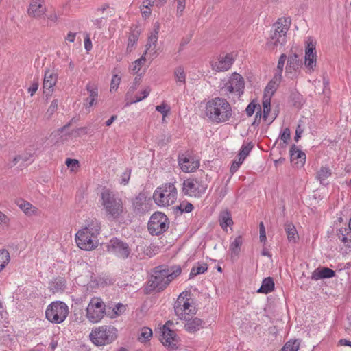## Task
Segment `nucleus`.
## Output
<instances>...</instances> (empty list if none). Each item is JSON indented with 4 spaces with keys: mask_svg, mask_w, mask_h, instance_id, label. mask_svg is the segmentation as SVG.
<instances>
[{
    "mask_svg": "<svg viewBox=\"0 0 351 351\" xmlns=\"http://www.w3.org/2000/svg\"><path fill=\"white\" fill-rule=\"evenodd\" d=\"M205 113L214 123H221L230 120L232 115V107L224 98L217 97L208 100Z\"/></svg>",
    "mask_w": 351,
    "mask_h": 351,
    "instance_id": "f257e3e1",
    "label": "nucleus"
},
{
    "mask_svg": "<svg viewBox=\"0 0 351 351\" xmlns=\"http://www.w3.org/2000/svg\"><path fill=\"white\" fill-rule=\"evenodd\" d=\"M181 271L180 266H177L173 271L163 265L156 267L147 282V290L149 291H156L157 292L163 291L174 278L181 274Z\"/></svg>",
    "mask_w": 351,
    "mask_h": 351,
    "instance_id": "f03ea898",
    "label": "nucleus"
},
{
    "mask_svg": "<svg viewBox=\"0 0 351 351\" xmlns=\"http://www.w3.org/2000/svg\"><path fill=\"white\" fill-rule=\"evenodd\" d=\"M102 205L108 218L118 219L123 213V205L121 197L108 189L101 193Z\"/></svg>",
    "mask_w": 351,
    "mask_h": 351,
    "instance_id": "7ed1b4c3",
    "label": "nucleus"
},
{
    "mask_svg": "<svg viewBox=\"0 0 351 351\" xmlns=\"http://www.w3.org/2000/svg\"><path fill=\"white\" fill-rule=\"evenodd\" d=\"M178 196V191L172 183H166L158 187L153 193V199L159 206H169L173 204Z\"/></svg>",
    "mask_w": 351,
    "mask_h": 351,
    "instance_id": "20e7f679",
    "label": "nucleus"
},
{
    "mask_svg": "<svg viewBox=\"0 0 351 351\" xmlns=\"http://www.w3.org/2000/svg\"><path fill=\"white\" fill-rule=\"evenodd\" d=\"M117 329L112 326L95 327L90 334V339L97 346L110 343L117 338Z\"/></svg>",
    "mask_w": 351,
    "mask_h": 351,
    "instance_id": "39448f33",
    "label": "nucleus"
},
{
    "mask_svg": "<svg viewBox=\"0 0 351 351\" xmlns=\"http://www.w3.org/2000/svg\"><path fill=\"white\" fill-rule=\"evenodd\" d=\"M207 188L208 184L204 178H189L183 182L182 193L185 195L199 198L205 193Z\"/></svg>",
    "mask_w": 351,
    "mask_h": 351,
    "instance_id": "423d86ee",
    "label": "nucleus"
},
{
    "mask_svg": "<svg viewBox=\"0 0 351 351\" xmlns=\"http://www.w3.org/2000/svg\"><path fill=\"white\" fill-rule=\"evenodd\" d=\"M69 308L63 302H52L46 309V318L51 322L60 324L66 318Z\"/></svg>",
    "mask_w": 351,
    "mask_h": 351,
    "instance_id": "0eeeda50",
    "label": "nucleus"
},
{
    "mask_svg": "<svg viewBox=\"0 0 351 351\" xmlns=\"http://www.w3.org/2000/svg\"><path fill=\"white\" fill-rule=\"evenodd\" d=\"M169 226L167 217L161 212H155L148 222V230L152 235H159L167 231Z\"/></svg>",
    "mask_w": 351,
    "mask_h": 351,
    "instance_id": "6e6552de",
    "label": "nucleus"
},
{
    "mask_svg": "<svg viewBox=\"0 0 351 351\" xmlns=\"http://www.w3.org/2000/svg\"><path fill=\"white\" fill-rule=\"evenodd\" d=\"M105 304L99 298L90 300L86 308V317L92 323L99 322L105 315Z\"/></svg>",
    "mask_w": 351,
    "mask_h": 351,
    "instance_id": "1a4fd4ad",
    "label": "nucleus"
},
{
    "mask_svg": "<svg viewBox=\"0 0 351 351\" xmlns=\"http://www.w3.org/2000/svg\"><path fill=\"white\" fill-rule=\"evenodd\" d=\"M77 246L84 250H92L98 246V239L93 238L87 230H80L75 234Z\"/></svg>",
    "mask_w": 351,
    "mask_h": 351,
    "instance_id": "9d476101",
    "label": "nucleus"
},
{
    "mask_svg": "<svg viewBox=\"0 0 351 351\" xmlns=\"http://www.w3.org/2000/svg\"><path fill=\"white\" fill-rule=\"evenodd\" d=\"M108 248L109 250H111L113 253L122 258H128L131 252L129 245L117 238L110 240Z\"/></svg>",
    "mask_w": 351,
    "mask_h": 351,
    "instance_id": "9b49d317",
    "label": "nucleus"
},
{
    "mask_svg": "<svg viewBox=\"0 0 351 351\" xmlns=\"http://www.w3.org/2000/svg\"><path fill=\"white\" fill-rule=\"evenodd\" d=\"M132 210L136 215H143L149 209L147 196L145 193H140L132 202Z\"/></svg>",
    "mask_w": 351,
    "mask_h": 351,
    "instance_id": "f8f14e48",
    "label": "nucleus"
},
{
    "mask_svg": "<svg viewBox=\"0 0 351 351\" xmlns=\"http://www.w3.org/2000/svg\"><path fill=\"white\" fill-rule=\"evenodd\" d=\"M46 10L45 0H31L27 14L31 17L40 19L45 14Z\"/></svg>",
    "mask_w": 351,
    "mask_h": 351,
    "instance_id": "ddd939ff",
    "label": "nucleus"
},
{
    "mask_svg": "<svg viewBox=\"0 0 351 351\" xmlns=\"http://www.w3.org/2000/svg\"><path fill=\"white\" fill-rule=\"evenodd\" d=\"M160 340L162 344L169 350L177 348L178 339L176 335L173 330H170L166 326H164L162 328Z\"/></svg>",
    "mask_w": 351,
    "mask_h": 351,
    "instance_id": "4468645a",
    "label": "nucleus"
},
{
    "mask_svg": "<svg viewBox=\"0 0 351 351\" xmlns=\"http://www.w3.org/2000/svg\"><path fill=\"white\" fill-rule=\"evenodd\" d=\"M178 162L181 169L186 173L193 172L199 166L198 160H195L191 157L185 156L184 154L179 156Z\"/></svg>",
    "mask_w": 351,
    "mask_h": 351,
    "instance_id": "2eb2a0df",
    "label": "nucleus"
},
{
    "mask_svg": "<svg viewBox=\"0 0 351 351\" xmlns=\"http://www.w3.org/2000/svg\"><path fill=\"white\" fill-rule=\"evenodd\" d=\"M234 62L233 56L228 53L224 56L219 57L218 61L212 64L213 69L217 72L228 71Z\"/></svg>",
    "mask_w": 351,
    "mask_h": 351,
    "instance_id": "dca6fc26",
    "label": "nucleus"
},
{
    "mask_svg": "<svg viewBox=\"0 0 351 351\" xmlns=\"http://www.w3.org/2000/svg\"><path fill=\"white\" fill-rule=\"evenodd\" d=\"M291 162L296 165L297 167H302L305 163L306 154L299 149L295 145H293L290 149Z\"/></svg>",
    "mask_w": 351,
    "mask_h": 351,
    "instance_id": "f3484780",
    "label": "nucleus"
},
{
    "mask_svg": "<svg viewBox=\"0 0 351 351\" xmlns=\"http://www.w3.org/2000/svg\"><path fill=\"white\" fill-rule=\"evenodd\" d=\"M287 35L280 34L276 32L271 34V37L267 42V47L269 50H274L278 47L283 46L286 43Z\"/></svg>",
    "mask_w": 351,
    "mask_h": 351,
    "instance_id": "a211bd4d",
    "label": "nucleus"
},
{
    "mask_svg": "<svg viewBox=\"0 0 351 351\" xmlns=\"http://www.w3.org/2000/svg\"><path fill=\"white\" fill-rule=\"evenodd\" d=\"M86 88L89 93V96L84 100V106L86 108H89L97 101L98 88L96 85L91 83H88Z\"/></svg>",
    "mask_w": 351,
    "mask_h": 351,
    "instance_id": "6ab92c4d",
    "label": "nucleus"
},
{
    "mask_svg": "<svg viewBox=\"0 0 351 351\" xmlns=\"http://www.w3.org/2000/svg\"><path fill=\"white\" fill-rule=\"evenodd\" d=\"M57 80V73L53 71H51L49 69L46 70L43 80L44 93H47V90L49 91V93H51L53 90V88L56 85Z\"/></svg>",
    "mask_w": 351,
    "mask_h": 351,
    "instance_id": "aec40b11",
    "label": "nucleus"
},
{
    "mask_svg": "<svg viewBox=\"0 0 351 351\" xmlns=\"http://www.w3.org/2000/svg\"><path fill=\"white\" fill-rule=\"evenodd\" d=\"M315 50V46L312 44H308L305 53V66L308 69L313 70L316 66L315 53L313 51Z\"/></svg>",
    "mask_w": 351,
    "mask_h": 351,
    "instance_id": "412c9836",
    "label": "nucleus"
},
{
    "mask_svg": "<svg viewBox=\"0 0 351 351\" xmlns=\"http://www.w3.org/2000/svg\"><path fill=\"white\" fill-rule=\"evenodd\" d=\"M335 276V271L328 267H318L312 274L311 279L317 280L324 278H330Z\"/></svg>",
    "mask_w": 351,
    "mask_h": 351,
    "instance_id": "4be33fe9",
    "label": "nucleus"
},
{
    "mask_svg": "<svg viewBox=\"0 0 351 351\" xmlns=\"http://www.w3.org/2000/svg\"><path fill=\"white\" fill-rule=\"evenodd\" d=\"M290 24L291 19L289 18H280L273 25L274 32L287 35Z\"/></svg>",
    "mask_w": 351,
    "mask_h": 351,
    "instance_id": "5701e85b",
    "label": "nucleus"
},
{
    "mask_svg": "<svg viewBox=\"0 0 351 351\" xmlns=\"http://www.w3.org/2000/svg\"><path fill=\"white\" fill-rule=\"evenodd\" d=\"M229 82L232 85L235 93H237L238 95L243 93L245 83L243 78L240 74L233 73L230 77Z\"/></svg>",
    "mask_w": 351,
    "mask_h": 351,
    "instance_id": "b1692460",
    "label": "nucleus"
},
{
    "mask_svg": "<svg viewBox=\"0 0 351 351\" xmlns=\"http://www.w3.org/2000/svg\"><path fill=\"white\" fill-rule=\"evenodd\" d=\"M185 320L186 323L185 324L184 328L189 332H195L203 327V321L199 318L195 317L190 319L188 317Z\"/></svg>",
    "mask_w": 351,
    "mask_h": 351,
    "instance_id": "393cba45",
    "label": "nucleus"
},
{
    "mask_svg": "<svg viewBox=\"0 0 351 351\" xmlns=\"http://www.w3.org/2000/svg\"><path fill=\"white\" fill-rule=\"evenodd\" d=\"M281 78L282 77H280V74H275L273 79L265 87L264 94L267 95L269 97H272L279 86Z\"/></svg>",
    "mask_w": 351,
    "mask_h": 351,
    "instance_id": "a878e982",
    "label": "nucleus"
},
{
    "mask_svg": "<svg viewBox=\"0 0 351 351\" xmlns=\"http://www.w3.org/2000/svg\"><path fill=\"white\" fill-rule=\"evenodd\" d=\"M302 65V60H300L299 56L294 53L291 55L288 58L287 65L286 67V71L291 73L292 71H297Z\"/></svg>",
    "mask_w": 351,
    "mask_h": 351,
    "instance_id": "bb28decb",
    "label": "nucleus"
},
{
    "mask_svg": "<svg viewBox=\"0 0 351 351\" xmlns=\"http://www.w3.org/2000/svg\"><path fill=\"white\" fill-rule=\"evenodd\" d=\"M315 91L319 94L328 95L330 93L329 81L325 77H323V81L315 80L313 82Z\"/></svg>",
    "mask_w": 351,
    "mask_h": 351,
    "instance_id": "cd10ccee",
    "label": "nucleus"
},
{
    "mask_svg": "<svg viewBox=\"0 0 351 351\" xmlns=\"http://www.w3.org/2000/svg\"><path fill=\"white\" fill-rule=\"evenodd\" d=\"M159 29H160V24H159V23L156 22L154 23L153 29L151 32L149 36L148 37V41L150 43H152V44H154V48H153V49H152V51H154V52H153L154 57H156L158 55L157 51L156 49V43L158 41Z\"/></svg>",
    "mask_w": 351,
    "mask_h": 351,
    "instance_id": "c85d7f7f",
    "label": "nucleus"
},
{
    "mask_svg": "<svg viewBox=\"0 0 351 351\" xmlns=\"http://www.w3.org/2000/svg\"><path fill=\"white\" fill-rule=\"evenodd\" d=\"M182 302H184V296L182 295V293H181L175 303L174 311L179 319L185 320L188 318L189 313H185L184 309H182L181 306V303H182Z\"/></svg>",
    "mask_w": 351,
    "mask_h": 351,
    "instance_id": "c756f323",
    "label": "nucleus"
},
{
    "mask_svg": "<svg viewBox=\"0 0 351 351\" xmlns=\"http://www.w3.org/2000/svg\"><path fill=\"white\" fill-rule=\"evenodd\" d=\"M101 224L100 223L96 220H91V221L88 224L87 226L84 227L82 230H87L88 234H90L93 238L98 237L100 232Z\"/></svg>",
    "mask_w": 351,
    "mask_h": 351,
    "instance_id": "7c9ffc66",
    "label": "nucleus"
},
{
    "mask_svg": "<svg viewBox=\"0 0 351 351\" xmlns=\"http://www.w3.org/2000/svg\"><path fill=\"white\" fill-rule=\"evenodd\" d=\"M285 230L288 241L289 242L295 243L298 239V234L294 225L291 223H287L285 225Z\"/></svg>",
    "mask_w": 351,
    "mask_h": 351,
    "instance_id": "2f4dec72",
    "label": "nucleus"
},
{
    "mask_svg": "<svg viewBox=\"0 0 351 351\" xmlns=\"http://www.w3.org/2000/svg\"><path fill=\"white\" fill-rule=\"evenodd\" d=\"M219 221L220 226L223 230L228 226H231L233 223V221L231 217L230 212L228 210L222 211L219 215Z\"/></svg>",
    "mask_w": 351,
    "mask_h": 351,
    "instance_id": "473e14b6",
    "label": "nucleus"
},
{
    "mask_svg": "<svg viewBox=\"0 0 351 351\" xmlns=\"http://www.w3.org/2000/svg\"><path fill=\"white\" fill-rule=\"evenodd\" d=\"M274 289V282L272 278L267 277L263 279L262 285L258 290V293H268L272 291Z\"/></svg>",
    "mask_w": 351,
    "mask_h": 351,
    "instance_id": "72a5a7b5",
    "label": "nucleus"
},
{
    "mask_svg": "<svg viewBox=\"0 0 351 351\" xmlns=\"http://www.w3.org/2000/svg\"><path fill=\"white\" fill-rule=\"evenodd\" d=\"M331 176V170L327 167H322L317 172L316 179L319 181L322 184H327L325 180Z\"/></svg>",
    "mask_w": 351,
    "mask_h": 351,
    "instance_id": "f704fd0d",
    "label": "nucleus"
},
{
    "mask_svg": "<svg viewBox=\"0 0 351 351\" xmlns=\"http://www.w3.org/2000/svg\"><path fill=\"white\" fill-rule=\"evenodd\" d=\"M66 287V280L63 278L54 280L51 284V290L53 293H58L64 291Z\"/></svg>",
    "mask_w": 351,
    "mask_h": 351,
    "instance_id": "c9c22d12",
    "label": "nucleus"
},
{
    "mask_svg": "<svg viewBox=\"0 0 351 351\" xmlns=\"http://www.w3.org/2000/svg\"><path fill=\"white\" fill-rule=\"evenodd\" d=\"M242 243H243V239H242L241 236L237 237L234 239V240L231 243V244L230 245V250L231 251L232 257L233 256V255H234L235 256H238V254L240 252L241 246L242 245Z\"/></svg>",
    "mask_w": 351,
    "mask_h": 351,
    "instance_id": "e433bc0d",
    "label": "nucleus"
},
{
    "mask_svg": "<svg viewBox=\"0 0 351 351\" xmlns=\"http://www.w3.org/2000/svg\"><path fill=\"white\" fill-rule=\"evenodd\" d=\"M16 204L26 215H31L34 212L35 207L27 201L20 199L16 202Z\"/></svg>",
    "mask_w": 351,
    "mask_h": 351,
    "instance_id": "4c0bfd02",
    "label": "nucleus"
},
{
    "mask_svg": "<svg viewBox=\"0 0 351 351\" xmlns=\"http://www.w3.org/2000/svg\"><path fill=\"white\" fill-rule=\"evenodd\" d=\"M254 145L252 142H248L247 144H243L240 149L238 154L239 160L244 161L245 158L249 155L250 152L252 149Z\"/></svg>",
    "mask_w": 351,
    "mask_h": 351,
    "instance_id": "58836bf2",
    "label": "nucleus"
},
{
    "mask_svg": "<svg viewBox=\"0 0 351 351\" xmlns=\"http://www.w3.org/2000/svg\"><path fill=\"white\" fill-rule=\"evenodd\" d=\"M139 33L138 31H132L128 37V43L127 46V51L131 52L138 40Z\"/></svg>",
    "mask_w": 351,
    "mask_h": 351,
    "instance_id": "ea45409f",
    "label": "nucleus"
},
{
    "mask_svg": "<svg viewBox=\"0 0 351 351\" xmlns=\"http://www.w3.org/2000/svg\"><path fill=\"white\" fill-rule=\"evenodd\" d=\"M208 269V265L206 263L198 264L197 266L193 267L190 272L189 278H193L198 274L204 273Z\"/></svg>",
    "mask_w": 351,
    "mask_h": 351,
    "instance_id": "a19ab883",
    "label": "nucleus"
},
{
    "mask_svg": "<svg viewBox=\"0 0 351 351\" xmlns=\"http://www.w3.org/2000/svg\"><path fill=\"white\" fill-rule=\"evenodd\" d=\"M145 60H146L145 53H143L139 59L135 60L132 63V64L131 66V67H132L131 69L134 73H138L140 71V69H141V67L144 65Z\"/></svg>",
    "mask_w": 351,
    "mask_h": 351,
    "instance_id": "79ce46f5",
    "label": "nucleus"
},
{
    "mask_svg": "<svg viewBox=\"0 0 351 351\" xmlns=\"http://www.w3.org/2000/svg\"><path fill=\"white\" fill-rule=\"evenodd\" d=\"M299 346L300 343L296 340L289 341L285 344L280 351H298Z\"/></svg>",
    "mask_w": 351,
    "mask_h": 351,
    "instance_id": "37998d69",
    "label": "nucleus"
},
{
    "mask_svg": "<svg viewBox=\"0 0 351 351\" xmlns=\"http://www.w3.org/2000/svg\"><path fill=\"white\" fill-rule=\"evenodd\" d=\"M10 260V254L7 250L0 251V271L9 263Z\"/></svg>",
    "mask_w": 351,
    "mask_h": 351,
    "instance_id": "c03bdc74",
    "label": "nucleus"
},
{
    "mask_svg": "<svg viewBox=\"0 0 351 351\" xmlns=\"http://www.w3.org/2000/svg\"><path fill=\"white\" fill-rule=\"evenodd\" d=\"M167 1V0H144L143 7L149 8V7L156 5L158 8H160L166 3Z\"/></svg>",
    "mask_w": 351,
    "mask_h": 351,
    "instance_id": "a18cd8bd",
    "label": "nucleus"
},
{
    "mask_svg": "<svg viewBox=\"0 0 351 351\" xmlns=\"http://www.w3.org/2000/svg\"><path fill=\"white\" fill-rule=\"evenodd\" d=\"M152 337V330L149 328L144 327L141 329L138 339L142 341H148Z\"/></svg>",
    "mask_w": 351,
    "mask_h": 351,
    "instance_id": "49530a36",
    "label": "nucleus"
},
{
    "mask_svg": "<svg viewBox=\"0 0 351 351\" xmlns=\"http://www.w3.org/2000/svg\"><path fill=\"white\" fill-rule=\"evenodd\" d=\"M175 77L177 82H185L186 74L182 67L179 66L175 69L174 71Z\"/></svg>",
    "mask_w": 351,
    "mask_h": 351,
    "instance_id": "de8ad7c7",
    "label": "nucleus"
},
{
    "mask_svg": "<svg viewBox=\"0 0 351 351\" xmlns=\"http://www.w3.org/2000/svg\"><path fill=\"white\" fill-rule=\"evenodd\" d=\"M28 154L23 155H17L15 156L12 160V167L20 163V165L24 163L25 162L29 160L30 155L28 156Z\"/></svg>",
    "mask_w": 351,
    "mask_h": 351,
    "instance_id": "09e8293b",
    "label": "nucleus"
},
{
    "mask_svg": "<svg viewBox=\"0 0 351 351\" xmlns=\"http://www.w3.org/2000/svg\"><path fill=\"white\" fill-rule=\"evenodd\" d=\"M181 213H190L193 209V205L189 202H182L177 206Z\"/></svg>",
    "mask_w": 351,
    "mask_h": 351,
    "instance_id": "8fccbe9b",
    "label": "nucleus"
},
{
    "mask_svg": "<svg viewBox=\"0 0 351 351\" xmlns=\"http://www.w3.org/2000/svg\"><path fill=\"white\" fill-rule=\"evenodd\" d=\"M58 104L59 101L58 99H53L51 101V105L46 112V114L47 115L48 118H50L53 114V113L57 110Z\"/></svg>",
    "mask_w": 351,
    "mask_h": 351,
    "instance_id": "3c124183",
    "label": "nucleus"
},
{
    "mask_svg": "<svg viewBox=\"0 0 351 351\" xmlns=\"http://www.w3.org/2000/svg\"><path fill=\"white\" fill-rule=\"evenodd\" d=\"M151 92V88L149 86H147L141 93V94L142 95V96H138V95H136L135 96V99L131 102V104L132 103H136V102H138V101H142L143 99H144L145 98H146L150 93Z\"/></svg>",
    "mask_w": 351,
    "mask_h": 351,
    "instance_id": "603ef678",
    "label": "nucleus"
},
{
    "mask_svg": "<svg viewBox=\"0 0 351 351\" xmlns=\"http://www.w3.org/2000/svg\"><path fill=\"white\" fill-rule=\"evenodd\" d=\"M286 59H287V56L285 53H282L280 56L278 62V64H277L278 73L276 74H280V77H282V73L284 64H285Z\"/></svg>",
    "mask_w": 351,
    "mask_h": 351,
    "instance_id": "864d4df0",
    "label": "nucleus"
},
{
    "mask_svg": "<svg viewBox=\"0 0 351 351\" xmlns=\"http://www.w3.org/2000/svg\"><path fill=\"white\" fill-rule=\"evenodd\" d=\"M158 138V139L157 143L159 145L162 146L171 141V135L169 134L163 133V134H161V135Z\"/></svg>",
    "mask_w": 351,
    "mask_h": 351,
    "instance_id": "5fc2aeb1",
    "label": "nucleus"
},
{
    "mask_svg": "<svg viewBox=\"0 0 351 351\" xmlns=\"http://www.w3.org/2000/svg\"><path fill=\"white\" fill-rule=\"evenodd\" d=\"M156 110L158 112H160L162 114L163 117H165L169 112L170 108L165 103H162V104L157 106L156 107Z\"/></svg>",
    "mask_w": 351,
    "mask_h": 351,
    "instance_id": "6e6d98bb",
    "label": "nucleus"
},
{
    "mask_svg": "<svg viewBox=\"0 0 351 351\" xmlns=\"http://www.w3.org/2000/svg\"><path fill=\"white\" fill-rule=\"evenodd\" d=\"M177 2V14L179 16L182 15V12L185 9L186 0H176Z\"/></svg>",
    "mask_w": 351,
    "mask_h": 351,
    "instance_id": "4d7b16f0",
    "label": "nucleus"
},
{
    "mask_svg": "<svg viewBox=\"0 0 351 351\" xmlns=\"http://www.w3.org/2000/svg\"><path fill=\"white\" fill-rule=\"evenodd\" d=\"M121 78L117 76V75H114L112 77V79L111 80L110 83V91L112 90H117L119 83H120Z\"/></svg>",
    "mask_w": 351,
    "mask_h": 351,
    "instance_id": "13d9d810",
    "label": "nucleus"
},
{
    "mask_svg": "<svg viewBox=\"0 0 351 351\" xmlns=\"http://www.w3.org/2000/svg\"><path fill=\"white\" fill-rule=\"evenodd\" d=\"M131 174V170L127 169L121 175V184H123L124 185L127 184Z\"/></svg>",
    "mask_w": 351,
    "mask_h": 351,
    "instance_id": "bf43d9fd",
    "label": "nucleus"
},
{
    "mask_svg": "<svg viewBox=\"0 0 351 351\" xmlns=\"http://www.w3.org/2000/svg\"><path fill=\"white\" fill-rule=\"evenodd\" d=\"M280 138L283 141L284 143H287L288 140L290 138V130L289 128H287L283 130Z\"/></svg>",
    "mask_w": 351,
    "mask_h": 351,
    "instance_id": "052dcab7",
    "label": "nucleus"
},
{
    "mask_svg": "<svg viewBox=\"0 0 351 351\" xmlns=\"http://www.w3.org/2000/svg\"><path fill=\"white\" fill-rule=\"evenodd\" d=\"M256 108V105L255 104H254L252 102L249 104L245 109L247 115L249 117H251L254 114Z\"/></svg>",
    "mask_w": 351,
    "mask_h": 351,
    "instance_id": "680f3d73",
    "label": "nucleus"
},
{
    "mask_svg": "<svg viewBox=\"0 0 351 351\" xmlns=\"http://www.w3.org/2000/svg\"><path fill=\"white\" fill-rule=\"evenodd\" d=\"M271 98V97H269L267 95L264 94L263 100V109H270Z\"/></svg>",
    "mask_w": 351,
    "mask_h": 351,
    "instance_id": "e2e57ef3",
    "label": "nucleus"
},
{
    "mask_svg": "<svg viewBox=\"0 0 351 351\" xmlns=\"http://www.w3.org/2000/svg\"><path fill=\"white\" fill-rule=\"evenodd\" d=\"M221 90H224L226 94L235 92L232 85L229 81L223 87H221Z\"/></svg>",
    "mask_w": 351,
    "mask_h": 351,
    "instance_id": "0e129e2a",
    "label": "nucleus"
},
{
    "mask_svg": "<svg viewBox=\"0 0 351 351\" xmlns=\"http://www.w3.org/2000/svg\"><path fill=\"white\" fill-rule=\"evenodd\" d=\"M78 164H79L78 160H77L75 159L67 158L66 160V165L68 167H71L72 170H73L74 168L77 167Z\"/></svg>",
    "mask_w": 351,
    "mask_h": 351,
    "instance_id": "69168bd1",
    "label": "nucleus"
},
{
    "mask_svg": "<svg viewBox=\"0 0 351 351\" xmlns=\"http://www.w3.org/2000/svg\"><path fill=\"white\" fill-rule=\"evenodd\" d=\"M243 161L239 160V159L238 160V161L234 160V161L232 162V165H231V167H230V172H231L232 173H234V172H236V171L238 170V169H239V167L240 165H241V164H242V163H243Z\"/></svg>",
    "mask_w": 351,
    "mask_h": 351,
    "instance_id": "338daca9",
    "label": "nucleus"
},
{
    "mask_svg": "<svg viewBox=\"0 0 351 351\" xmlns=\"http://www.w3.org/2000/svg\"><path fill=\"white\" fill-rule=\"evenodd\" d=\"M38 82H35L32 84V85L28 88V92L32 96L38 90Z\"/></svg>",
    "mask_w": 351,
    "mask_h": 351,
    "instance_id": "774afa93",
    "label": "nucleus"
}]
</instances>
